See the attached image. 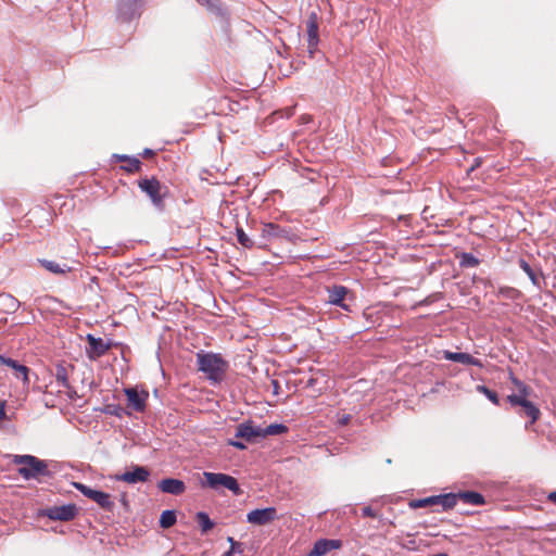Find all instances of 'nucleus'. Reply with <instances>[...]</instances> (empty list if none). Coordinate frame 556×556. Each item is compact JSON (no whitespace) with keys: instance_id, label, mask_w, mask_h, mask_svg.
I'll return each instance as SVG.
<instances>
[{"instance_id":"1","label":"nucleus","mask_w":556,"mask_h":556,"mask_svg":"<svg viewBox=\"0 0 556 556\" xmlns=\"http://www.w3.org/2000/svg\"><path fill=\"white\" fill-rule=\"evenodd\" d=\"M198 368L213 382L223 380L228 368L227 362L215 353L199 352L197 354Z\"/></svg>"},{"instance_id":"2","label":"nucleus","mask_w":556,"mask_h":556,"mask_svg":"<svg viewBox=\"0 0 556 556\" xmlns=\"http://www.w3.org/2000/svg\"><path fill=\"white\" fill-rule=\"evenodd\" d=\"M12 463L20 465L18 475L25 480L48 476V464L33 455H13Z\"/></svg>"},{"instance_id":"3","label":"nucleus","mask_w":556,"mask_h":556,"mask_svg":"<svg viewBox=\"0 0 556 556\" xmlns=\"http://www.w3.org/2000/svg\"><path fill=\"white\" fill-rule=\"evenodd\" d=\"M204 481L202 482L203 486H207L215 491H220L222 489H227L231 491L233 494L238 495L241 493L238 481L226 473L219 472H203Z\"/></svg>"},{"instance_id":"4","label":"nucleus","mask_w":556,"mask_h":556,"mask_svg":"<svg viewBox=\"0 0 556 556\" xmlns=\"http://www.w3.org/2000/svg\"><path fill=\"white\" fill-rule=\"evenodd\" d=\"M139 188L144 192L153 203V205L162 210L164 207V198L167 194V187L162 185L155 178H143L138 182Z\"/></svg>"},{"instance_id":"5","label":"nucleus","mask_w":556,"mask_h":556,"mask_svg":"<svg viewBox=\"0 0 556 556\" xmlns=\"http://www.w3.org/2000/svg\"><path fill=\"white\" fill-rule=\"evenodd\" d=\"M74 486L86 497L96 502L101 508L110 510V511L113 509L114 502L111 500L110 494L102 492V491L94 490V489H92L88 485H85L83 483H79V482L74 483Z\"/></svg>"},{"instance_id":"6","label":"nucleus","mask_w":556,"mask_h":556,"mask_svg":"<svg viewBox=\"0 0 556 556\" xmlns=\"http://www.w3.org/2000/svg\"><path fill=\"white\" fill-rule=\"evenodd\" d=\"M278 519L275 507L254 509L248 513L247 521L255 526H266Z\"/></svg>"},{"instance_id":"7","label":"nucleus","mask_w":556,"mask_h":556,"mask_svg":"<svg viewBox=\"0 0 556 556\" xmlns=\"http://www.w3.org/2000/svg\"><path fill=\"white\" fill-rule=\"evenodd\" d=\"M141 0H117V17L124 22L139 15Z\"/></svg>"},{"instance_id":"8","label":"nucleus","mask_w":556,"mask_h":556,"mask_svg":"<svg viewBox=\"0 0 556 556\" xmlns=\"http://www.w3.org/2000/svg\"><path fill=\"white\" fill-rule=\"evenodd\" d=\"M150 471L143 466H132L131 470L125 471L124 473L116 475L115 480L123 481L129 484H136L139 482L148 481Z\"/></svg>"},{"instance_id":"9","label":"nucleus","mask_w":556,"mask_h":556,"mask_svg":"<svg viewBox=\"0 0 556 556\" xmlns=\"http://www.w3.org/2000/svg\"><path fill=\"white\" fill-rule=\"evenodd\" d=\"M507 401L513 406H521L525 415L530 418V424H534L540 417V409L525 396H507Z\"/></svg>"},{"instance_id":"10","label":"nucleus","mask_w":556,"mask_h":556,"mask_svg":"<svg viewBox=\"0 0 556 556\" xmlns=\"http://www.w3.org/2000/svg\"><path fill=\"white\" fill-rule=\"evenodd\" d=\"M349 289L343 286H333L328 288V299L327 302L332 305L340 306L344 311H350V306L344 302L346 295L349 294Z\"/></svg>"},{"instance_id":"11","label":"nucleus","mask_w":556,"mask_h":556,"mask_svg":"<svg viewBox=\"0 0 556 556\" xmlns=\"http://www.w3.org/2000/svg\"><path fill=\"white\" fill-rule=\"evenodd\" d=\"M236 437L254 442L258 438H263L262 427L254 426L252 422H242L236 429Z\"/></svg>"},{"instance_id":"12","label":"nucleus","mask_w":556,"mask_h":556,"mask_svg":"<svg viewBox=\"0 0 556 556\" xmlns=\"http://www.w3.org/2000/svg\"><path fill=\"white\" fill-rule=\"evenodd\" d=\"M307 28V41L309 52L313 53L317 48L319 38H318V17L315 12H312L306 21Z\"/></svg>"},{"instance_id":"13","label":"nucleus","mask_w":556,"mask_h":556,"mask_svg":"<svg viewBox=\"0 0 556 556\" xmlns=\"http://www.w3.org/2000/svg\"><path fill=\"white\" fill-rule=\"evenodd\" d=\"M76 515V507L74 505L55 506L48 509L47 516L52 520L68 521Z\"/></svg>"},{"instance_id":"14","label":"nucleus","mask_w":556,"mask_h":556,"mask_svg":"<svg viewBox=\"0 0 556 556\" xmlns=\"http://www.w3.org/2000/svg\"><path fill=\"white\" fill-rule=\"evenodd\" d=\"M443 356L447 361L456 362L463 365L482 367V362L468 353L445 351Z\"/></svg>"},{"instance_id":"15","label":"nucleus","mask_w":556,"mask_h":556,"mask_svg":"<svg viewBox=\"0 0 556 556\" xmlns=\"http://www.w3.org/2000/svg\"><path fill=\"white\" fill-rule=\"evenodd\" d=\"M89 343L88 355L91 359H96L106 353L109 344H106L101 338H94L91 334L87 337Z\"/></svg>"},{"instance_id":"16","label":"nucleus","mask_w":556,"mask_h":556,"mask_svg":"<svg viewBox=\"0 0 556 556\" xmlns=\"http://www.w3.org/2000/svg\"><path fill=\"white\" fill-rule=\"evenodd\" d=\"M159 489L164 493L179 495L185 492L186 485L181 480L167 478L160 481Z\"/></svg>"},{"instance_id":"17","label":"nucleus","mask_w":556,"mask_h":556,"mask_svg":"<svg viewBox=\"0 0 556 556\" xmlns=\"http://www.w3.org/2000/svg\"><path fill=\"white\" fill-rule=\"evenodd\" d=\"M125 394L128 400L129 406H131L135 410L141 412L146 407V400L148 397L147 393H139L135 389H125Z\"/></svg>"},{"instance_id":"18","label":"nucleus","mask_w":556,"mask_h":556,"mask_svg":"<svg viewBox=\"0 0 556 556\" xmlns=\"http://www.w3.org/2000/svg\"><path fill=\"white\" fill-rule=\"evenodd\" d=\"M0 364L9 366V368L14 369L17 378L21 377L25 384L29 383L28 368L26 366L21 365L16 361L5 357V356H0Z\"/></svg>"},{"instance_id":"19","label":"nucleus","mask_w":556,"mask_h":556,"mask_svg":"<svg viewBox=\"0 0 556 556\" xmlns=\"http://www.w3.org/2000/svg\"><path fill=\"white\" fill-rule=\"evenodd\" d=\"M458 501V493H446L441 495H434L435 505H441L443 510H448L455 507Z\"/></svg>"},{"instance_id":"20","label":"nucleus","mask_w":556,"mask_h":556,"mask_svg":"<svg viewBox=\"0 0 556 556\" xmlns=\"http://www.w3.org/2000/svg\"><path fill=\"white\" fill-rule=\"evenodd\" d=\"M458 500H462L466 504L476 506H480L485 503L483 495L475 491L459 492Z\"/></svg>"},{"instance_id":"21","label":"nucleus","mask_w":556,"mask_h":556,"mask_svg":"<svg viewBox=\"0 0 556 556\" xmlns=\"http://www.w3.org/2000/svg\"><path fill=\"white\" fill-rule=\"evenodd\" d=\"M283 233V230L280 229V227L276 224H264L262 227V237L265 240H270L273 238L281 237Z\"/></svg>"},{"instance_id":"22","label":"nucleus","mask_w":556,"mask_h":556,"mask_svg":"<svg viewBox=\"0 0 556 556\" xmlns=\"http://www.w3.org/2000/svg\"><path fill=\"white\" fill-rule=\"evenodd\" d=\"M327 543H328V539L317 540L314 543V546L307 556H324V555H326L328 552L331 551L330 546Z\"/></svg>"},{"instance_id":"23","label":"nucleus","mask_w":556,"mask_h":556,"mask_svg":"<svg viewBox=\"0 0 556 556\" xmlns=\"http://www.w3.org/2000/svg\"><path fill=\"white\" fill-rule=\"evenodd\" d=\"M40 263L47 270L53 274H65L71 270V268L67 265H60L59 263H55L53 261L42 260L40 261Z\"/></svg>"},{"instance_id":"24","label":"nucleus","mask_w":556,"mask_h":556,"mask_svg":"<svg viewBox=\"0 0 556 556\" xmlns=\"http://www.w3.org/2000/svg\"><path fill=\"white\" fill-rule=\"evenodd\" d=\"M263 431V438L269 437V435H277L281 434L288 431V428L282 424H271L265 428H262Z\"/></svg>"},{"instance_id":"25","label":"nucleus","mask_w":556,"mask_h":556,"mask_svg":"<svg viewBox=\"0 0 556 556\" xmlns=\"http://www.w3.org/2000/svg\"><path fill=\"white\" fill-rule=\"evenodd\" d=\"M176 522V514L174 510H164L161 514L160 526L164 529H168Z\"/></svg>"},{"instance_id":"26","label":"nucleus","mask_w":556,"mask_h":556,"mask_svg":"<svg viewBox=\"0 0 556 556\" xmlns=\"http://www.w3.org/2000/svg\"><path fill=\"white\" fill-rule=\"evenodd\" d=\"M199 3L206 7L208 11L216 15H223L224 11L220 7L219 0H198Z\"/></svg>"},{"instance_id":"27","label":"nucleus","mask_w":556,"mask_h":556,"mask_svg":"<svg viewBox=\"0 0 556 556\" xmlns=\"http://www.w3.org/2000/svg\"><path fill=\"white\" fill-rule=\"evenodd\" d=\"M116 157L121 161L127 162V165L124 166V169H126L129 173L135 172L140 167V161L136 157H128L126 155H116Z\"/></svg>"},{"instance_id":"28","label":"nucleus","mask_w":556,"mask_h":556,"mask_svg":"<svg viewBox=\"0 0 556 556\" xmlns=\"http://www.w3.org/2000/svg\"><path fill=\"white\" fill-rule=\"evenodd\" d=\"M511 382L517 388L518 394H510L509 396H525V397L529 396L530 389L522 381H520L519 379L513 377L511 378Z\"/></svg>"},{"instance_id":"29","label":"nucleus","mask_w":556,"mask_h":556,"mask_svg":"<svg viewBox=\"0 0 556 556\" xmlns=\"http://www.w3.org/2000/svg\"><path fill=\"white\" fill-rule=\"evenodd\" d=\"M197 517L203 532H206L213 528L214 523L205 513H198Z\"/></svg>"},{"instance_id":"30","label":"nucleus","mask_w":556,"mask_h":556,"mask_svg":"<svg viewBox=\"0 0 556 556\" xmlns=\"http://www.w3.org/2000/svg\"><path fill=\"white\" fill-rule=\"evenodd\" d=\"M237 239L238 242L244 248H252L253 241L248 237V235L243 231L242 228H237Z\"/></svg>"},{"instance_id":"31","label":"nucleus","mask_w":556,"mask_h":556,"mask_svg":"<svg viewBox=\"0 0 556 556\" xmlns=\"http://www.w3.org/2000/svg\"><path fill=\"white\" fill-rule=\"evenodd\" d=\"M520 268L528 275L530 280L533 282V285H538V277L531 266L523 260H520L519 262Z\"/></svg>"},{"instance_id":"32","label":"nucleus","mask_w":556,"mask_h":556,"mask_svg":"<svg viewBox=\"0 0 556 556\" xmlns=\"http://www.w3.org/2000/svg\"><path fill=\"white\" fill-rule=\"evenodd\" d=\"M55 377H56V381L60 386H62L64 388L68 387L67 372L64 367L59 366L56 368Z\"/></svg>"},{"instance_id":"33","label":"nucleus","mask_w":556,"mask_h":556,"mask_svg":"<svg viewBox=\"0 0 556 556\" xmlns=\"http://www.w3.org/2000/svg\"><path fill=\"white\" fill-rule=\"evenodd\" d=\"M477 390L481 393H483L492 403L495 405L498 404V397L497 394L490 389H488L485 386H478Z\"/></svg>"},{"instance_id":"34","label":"nucleus","mask_w":556,"mask_h":556,"mask_svg":"<svg viewBox=\"0 0 556 556\" xmlns=\"http://www.w3.org/2000/svg\"><path fill=\"white\" fill-rule=\"evenodd\" d=\"M3 301H4L3 305L8 309L15 311L20 306L18 301L15 298L11 296V295H5L3 298Z\"/></svg>"},{"instance_id":"35","label":"nucleus","mask_w":556,"mask_h":556,"mask_svg":"<svg viewBox=\"0 0 556 556\" xmlns=\"http://www.w3.org/2000/svg\"><path fill=\"white\" fill-rule=\"evenodd\" d=\"M430 505H435L434 496L426 497L422 500H417L412 503V506L416 507V508L417 507H426V506H430Z\"/></svg>"},{"instance_id":"36","label":"nucleus","mask_w":556,"mask_h":556,"mask_svg":"<svg viewBox=\"0 0 556 556\" xmlns=\"http://www.w3.org/2000/svg\"><path fill=\"white\" fill-rule=\"evenodd\" d=\"M463 264L467 266H477L479 264V261L472 254H464Z\"/></svg>"},{"instance_id":"37","label":"nucleus","mask_w":556,"mask_h":556,"mask_svg":"<svg viewBox=\"0 0 556 556\" xmlns=\"http://www.w3.org/2000/svg\"><path fill=\"white\" fill-rule=\"evenodd\" d=\"M329 546H330V549H339L341 548L342 546V541L340 540H329L328 539V543H327Z\"/></svg>"},{"instance_id":"38","label":"nucleus","mask_w":556,"mask_h":556,"mask_svg":"<svg viewBox=\"0 0 556 556\" xmlns=\"http://www.w3.org/2000/svg\"><path fill=\"white\" fill-rule=\"evenodd\" d=\"M362 514L364 517H371L375 518L377 514L374 511V509L369 506H366L363 508Z\"/></svg>"},{"instance_id":"39","label":"nucleus","mask_w":556,"mask_h":556,"mask_svg":"<svg viewBox=\"0 0 556 556\" xmlns=\"http://www.w3.org/2000/svg\"><path fill=\"white\" fill-rule=\"evenodd\" d=\"M236 552L242 553L243 549L241 546H230V549L225 552L223 556H232Z\"/></svg>"},{"instance_id":"40","label":"nucleus","mask_w":556,"mask_h":556,"mask_svg":"<svg viewBox=\"0 0 556 556\" xmlns=\"http://www.w3.org/2000/svg\"><path fill=\"white\" fill-rule=\"evenodd\" d=\"M5 417V402L0 401V420L4 419Z\"/></svg>"},{"instance_id":"41","label":"nucleus","mask_w":556,"mask_h":556,"mask_svg":"<svg viewBox=\"0 0 556 556\" xmlns=\"http://www.w3.org/2000/svg\"><path fill=\"white\" fill-rule=\"evenodd\" d=\"M229 444L239 450H244L247 447L245 444L240 441H229Z\"/></svg>"},{"instance_id":"42","label":"nucleus","mask_w":556,"mask_h":556,"mask_svg":"<svg viewBox=\"0 0 556 556\" xmlns=\"http://www.w3.org/2000/svg\"><path fill=\"white\" fill-rule=\"evenodd\" d=\"M481 164V159L480 157H477L475 160V163L472 164V166L470 167L469 172H472L476 167H479Z\"/></svg>"},{"instance_id":"43","label":"nucleus","mask_w":556,"mask_h":556,"mask_svg":"<svg viewBox=\"0 0 556 556\" xmlns=\"http://www.w3.org/2000/svg\"><path fill=\"white\" fill-rule=\"evenodd\" d=\"M548 501H551L552 503L556 504V491L554 492H551L547 496Z\"/></svg>"},{"instance_id":"44","label":"nucleus","mask_w":556,"mask_h":556,"mask_svg":"<svg viewBox=\"0 0 556 556\" xmlns=\"http://www.w3.org/2000/svg\"><path fill=\"white\" fill-rule=\"evenodd\" d=\"M228 542L231 546H241V544L237 543L231 536L228 538Z\"/></svg>"},{"instance_id":"45","label":"nucleus","mask_w":556,"mask_h":556,"mask_svg":"<svg viewBox=\"0 0 556 556\" xmlns=\"http://www.w3.org/2000/svg\"><path fill=\"white\" fill-rule=\"evenodd\" d=\"M152 154H153L152 150H150V149L144 150V155H152Z\"/></svg>"},{"instance_id":"46","label":"nucleus","mask_w":556,"mask_h":556,"mask_svg":"<svg viewBox=\"0 0 556 556\" xmlns=\"http://www.w3.org/2000/svg\"><path fill=\"white\" fill-rule=\"evenodd\" d=\"M273 384H274L275 388L278 387V382L277 381H273Z\"/></svg>"}]
</instances>
